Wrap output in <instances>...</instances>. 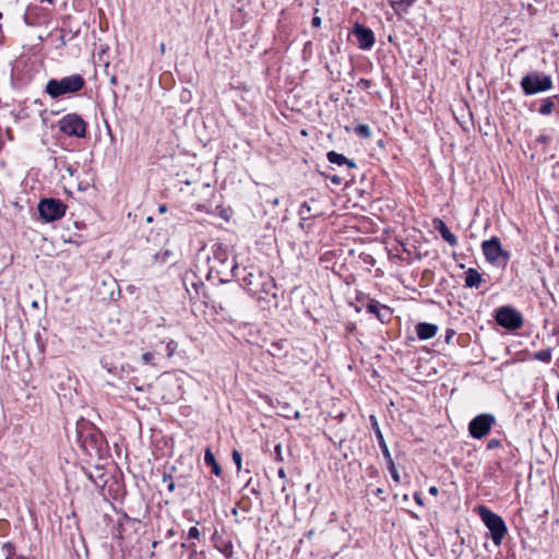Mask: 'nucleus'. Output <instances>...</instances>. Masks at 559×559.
<instances>
[{
	"mask_svg": "<svg viewBox=\"0 0 559 559\" xmlns=\"http://www.w3.org/2000/svg\"><path fill=\"white\" fill-rule=\"evenodd\" d=\"M243 272L241 281L250 294L257 296L260 300L267 297L276 299V285L269 274L255 267L243 269Z\"/></svg>",
	"mask_w": 559,
	"mask_h": 559,
	"instance_id": "f257e3e1",
	"label": "nucleus"
},
{
	"mask_svg": "<svg viewBox=\"0 0 559 559\" xmlns=\"http://www.w3.org/2000/svg\"><path fill=\"white\" fill-rule=\"evenodd\" d=\"M210 270L215 271L228 281V277L237 276L238 264L231 253L230 248L222 242H216L212 247V255L209 257Z\"/></svg>",
	"mask_w": 559,
	"mask_h": 559,
	"instance_id": "f03ea898",
	"label": "nucleus"
},
{
	"mask_svg": "<svg viewBox=\"0 0 559 559\" xmlns=\"http://www.w3.org/2000/svg\"><path fill=\"white\" fill-rule=\"evenodd\" d=\"M85 80L81 74H72L62 79H51L47 82L45 91L51 98H60L81 91Z\"/></svg>",
	"mask_w": 559,
	"mask_h": 559,
	"instance_id": "7ed1b4c3",
	"label": "nucleus"
},
{
	"mask_svg": "<svg viewBox=\"0 0 559 559\" xmlns=\"http://www.w3.org/2000/svg\"><path fill=\"white\" fill-rule=\"evenodd\" d=\"M478 514L489 530L492 543L500 546L508 532L503 519L484 506L478 507Z\"/></svg>",
	"mask_w": 559,
	"mask_h": 559,
	"instance_id": "20e7f679",
	"label": "nucleus"
},
{
	"mask_svg": "<svg viewBox=\"0 0 559 559\" xmlns=\"http://www.w3.org/2000/svg\"><path fill=\"white\" fill-rule=\"evenodd\" d=\"M520 85L525 95H535L549 91L552 80L544 72L533 71L522 78Z\"/></svg>",
	"mask_w": 559,
	"mask_h": 559,
	"instance_id": "39448f33",
	"label": "nucleus"
},
{
	"mask_svg": "<svg viewBox=\"0 0 559 559\" xmlns=\"http://www.w3.org/2000/svg\"><path fill=\"white\" fill-rule=\"evenodd\" d=\"M495 319L499 325L516 331L523 326L524 319L520 311L510 306H502L496 310Z\"/></svg>",
	"mask_w": 559,
	"mask_h": 559,
	"instance_id": "423d86ee",
	"label": "nucleus"
},
{
	"mask_svg": "<svg viewBox=\"0 0 559 559\" xmlns=\"http://www.w3.org/2000/svg\"><path fill=\"white\" fill-rule=\"evenodd\" d=\"M481 250L486 260L492 264L506 265L510 259V254L502 250L499 238L492 237L481 243Z\"/></svg>",
	"mask_w": 559,
	"mask_h": 559,
	"instance_id": "0eeeda50",
	"label": "nucleus"
},
{
	"mask_svg": "<svg viewBox=\"0 0 559 559\" xmlns=\"http://www.w3.org/2000/svg\"><path fill=\"white\" fill-rule=\"evenodd\" d=\"M61 132L78 138H84L86 134V123L76 114H68L58 121Z\"/></svg>",
	"mask_w": 559,
	"mask_h": 559,
	"instance_id": "6e6552de",
	"label": "nucleus"
},
{
	"mask_svg": "<svg viewBox=\"0 0 559 559\" xmlns=\"http://www.w3.org/2000/svg\"><path fill=\"white\" fill-rule=\"evenodd\" d=\"M66 205L57 199H44L38 204L40 217L45 222L60 219L66 214Z\"/></svg>",
	"mask_w": 559,
	"mask_h": 559,
	"instance_id": "1a4fd4ad",
	"label": "nucleus"
},
{
	"mask_svg": "<svg viewBox=\"0 0 559 559\" xmlns=\"http://www.w3.org/2000/svg\"><path fill=\"white\" fill-rule=\"evenodd\" d=\"M495 424L496 418L492 414L484 413L477 415L468 425L469 435L475 439H481L490 432Z\"/></svg>",
	"mask_w": 559,
	"mask_h": 559,
	"instance_id": "9d476101",
	"label": "nucleus"
},
{
	"mask_svg": "<svg viewBox=\"0 0 559 559\" xmlns=\"http://www.w3.org/2000/svg\"><path fill=\"white\" fill-rule=\"evenodd\" d=\"M354 34L358 40L361 49H369L374 44V35L370 28L357 24L354 28Z\"/></svg>",
	"mask_w": 559,
	"mask_h": 559,
	"instance_id": "9b49d317",
	"label": "nucleus"
},
{
	"mask_svg": "<svg viewBox=\"0 0 559 559\" xmlns=\"http://www.w3.org/2000/svg\"><path fill=\"white\" fill-rule=\"evenodd\" d=\"M438 331V326L432 323L421 322L416 325V333L419 340L432 338Z\"/></svg>",
	"mask_w": 559,
	"mask_h": 559,
	"instance_id": "f8f14e48",
	"label": "nucleus"
},
{
	"mask_svg": "<svg viewBox=\"0 0 559 559\" xmlns=\"http://www.w3.org/2000/svg\"><path fill=\"white\" fill-rule=\"evenodd\" d=\"M326 158L330 163L332 164H336L338 166H342V165H347L349 168H355L356 167V164L354 160L352 159H348L347 157H345L344 155L342 154H338L334 151H331L326 154Z\"/></svg>",
	"mask_w": 559,
	"mask_h": 559,
	"instance_id": "ddd939ff",
	"label": "nucleus"
},
{
	"mask_svg": "<svg viewBox=\"0 0 559 559\" xmlns=\"http://www.w3.org/2000/svg\"><path fill=\"white\" fill-rule=\"evenodd\" d=\"M481 275L475 269H468L465 272V286L469 288H478L481 283Z\"/></svg>",
	"mask_w": 559,
	"mask_h": 559,
	"instance_id": "4468645a",
	"label": "nucleus"
},
{
	"mask_svg": "<svg viewBox=\"0 0 559 559\" xmlns=\"http://www.w3.org/2000/svg\"><path fill=\"white\" fill-rule=\"evenodd\" d=\"M433 228L440 233L444 240L449 243H454V236L451 234L447 225L439 218L433 219Z\"/></svg>",
	"mask_w": 559,
	"mask_h": 559,
	"instance_id": "2eb2a0df",
	"label": "nucleus"
},
{
	"mask_svg": "<svg viewBox=\"0 0 559 559\" xmlns=\"http://www.w3.org/2000/svg\"><path fill=\"white\" fill-rule=\"evenodd\" d=\"M367 309L369 312L374 313L381 321H384L385 318L390 314L389 308L381 306L378 302H370Z\"/></svg>",
	"mask_w": 559,
	"mask_h": 559,
	"instance_id": "dca6fc26",
	"label": "nucleus"
},
{
	"mask_svg": "<svg viewBox=\"0 0 559 559\" xmlns=\"http://www.w3.org/2000/svg\"><path fill=\"white\" fill-rule=\"evenodd\" d=\"M204 462H205V464L212 466L213 474H215L216 476H219L222 474V469H221L219 465L217 464L215 456H214L213 452L211 451V449L205 450Z\"/></svg>",
	"mask_w": 559,
	"mask_h": 559,
	"instance_id": "f3484780",
	"label": "nucleus"
},
{
	"mask_svg": "<svg viewBox=\"0 0 559 559\" xmlns=\"http://www.w3.org/2000/svg\"><path fill=\"white\" fill-rule=\"evenodd\" d=\"M1 552L4 559H27L26 557L16 554L15 548L11 543H4L1 547Z\"/></svg>",
	"mask_w": 559,
	"mask_h": 559,
	"instance_id": "a211bd4d",
	"label": "nucleus"
},
{
	"mask_svg": "<svg viewBox=\"0 0 559 559\" xmlns=\"http://www.w3.org/2000/svg\"><path fill=\"white\" fill-rule=\"evenodd\" d=\"M554 99H559V96L556 95L554 97H547L543 99L542 106L538 109V112L542 116H548L554 111L555 103Z\"/></svg>",
	"mask_w": 559,
	"mask_h": 559,
	"instance_id": "6ab92c4d",
	"label": "nucleus"
},
{
	"mask_svg": "<svg viewBox=\"0 0 559 559\" xmlns=\"http://www.w3.org/2000/svg\"><path fill=\"white\" fill-rule=\"evenodd\" d=\"M534 358L538 361L549 362L551 360V349L546 348L534 354Z\"/></svg>",
	"mask_w": 559,
	"mask_h": 559,
	"instance_id": "aec40b11",
	"label": "nucleus"
},
{
	"mask_svg": "<svg viewBox=\"0 0 559 559\" xmlns=\"http://www.w3.org/2000/svg\"><path fill=\"white\" fill-rule=\"evenodd\" d=\"M355 133L360 138L368 139L371 136V129L368 124H357L354 129Z\"/></svg>",
	"mask_w": 559,
	"mask_h": 559,
	"instance_id": "412c9836",
	"label": "nucleus"
},
{
	"mask_svg": "<svg viewBox=\"0 0 559 559\" xmlns=\"http://www.w3.org/2000/svg\"><path fill=\"white\" fill-rule=\"evenodd\" d=\"M376 433H377V438H378V440H379V444H380V447H381V450H382L383 455H384L388 460H390V459H391V455H390L389 449H388L386 443H385V441H384V438H383V436H382V433H381V431H380V429H379L378 427H377V429H376Z\"/></svg>",
	"mask_w": 559,
	"mask_h": 559,
	"instance_id": "4be33fe9",
	"label": "nucleus"
},
{
	"mask_svg": "<svg viewBox=\"0 0 559 559\" xmlns=\"http://www.w3.org/2000/svg\"><path fill=\"white\" fill-rule=\"evenodd\" d=\"M311 213V207L307 202L302 203L299 209V215L302 219H307Z\"/></svg>",
	"mask_w": 559,
	"mask_h": 559,
	"instance_id": "5701e85b",
	"label": "nucleus"
},
{
	"mask_svg": "<svg viewBox=\"0 0 559 559\" xmlns=\"http://www.w3.org/2000/svg\"><path fill=\"white\" fill-rule=\"evenodd\" d=\"M388 461H389V464H390V466H389L390 474H391V476H392L393 480H394L395 483H399V481H400V475H399V472H397V469H396V467H395V465H394V463H393L392 459H390V460H388Z\"/></svg>",
	"mask_w": 559,
	"mask_h": 559,
	"instance_id": "b1692460",
	"label": "nucleus"
},
{
	"mask_svg": "<svg viewBox=\"0 0 559 559\" xmlns=\"http://www.w3.org/2000/svg\"><path fill=\"white\" fill-rule=\"evenodd\" d=\"M233 461L235 462L236 466H237V471L240 472L241 469V454L239 451L237 450H234L233 451Z\"/></svg>",
	"mask_w": 559,
	"mask_h": 559,
	"instance_id": "393cba45",
	"label": "nucleus"
},
{
	"mask_svg": "<svg viewBox=\"0 0 559 559\" xmlns=\"http://www.w3.org/2000/svg\"><path fill=\"white\" fill-rule=\"evenodd\" d=\"M501 447V440L500 439H490L487 443V449L492 450Z\"/></svg>",
	"mask_w": 559,
	"mask_h": 559,
	"instance_id": "a878e982",
	"label": "nucleus"
},
{
	"mask_svg": "<svg viewBox=\"0 0 559 559\" xmlns=\"http://www.w3.org/2000/svg\"><path fill=\"white\" fill-rule=\"evenodd\" d=\"M153 359H154V354H153V353H151V352L144 353V354L142 355V361H143L144 364H146V365H147V364H152Z\"/></svg>",
	"mask_w": 559,
	"mask_h": 559,
	"instance_id": "bb28decb",
	"label": "nucleus"
},
{
	"mask_svg": "<svg viewBox=\"0 0 559 559\" xmlns=\"http://www.w3.org/2000/svg\"><path fill=\"white\" fill-rule=\"evenodd\" d=\"M274 452H275V460L282 462L284 460L283 459V452H282V445L281 444H276L275 449H274Z\"/></svg>",
	"mask_w": 559,
	"mask_h": 559,
	"instance_id": "cd10ccee",
	"label": "nucleus"
},
{
	"mask_svg": "<svg viewBox=\"0 0 559 559\" xmlns=\"http://www.w3.org/2000/svg\"><path fill=\"white\" fill-rule=\"evenodd\" d=\"M189 538L198 539L200 537V531L197 527H191L188 532Z\"/></svg>",
	"mask_w": 559,
	"mask_h": 559,
	"instance_id": "c85d7f7f",
	"label": "nucleus"
},
{
	"mask_svg": "<svg viewBox=\"0 0 559 559\" xmlns=\"http://www.w3.org/2000/svg\"><path fill=\"white\" fill-rule=\"evenodd\" d=\"M416 0H401L400 4L404 8L411 7Z\"/></svg>",
	"mask_w": 559,
	"mask_h": 559,
	"instance_id": "c756f323",
	"label": "nucleus"
},
{
	"mask_svg": "<svg viewBox=\"0 0 559 559\" xmlns=\"http://www.w3.org/2000/svg\"><path fill=\"white\" fill-rule=\"evenodd\" d=\"M313 27H319L321 25V19L319 16H314L311 22Z\"/></svg>",
	"mask_w": 559,
	"mask_h": 559,
	"instance_id": "7c9ffc66",
	"label": "nucleus"
},
{
	"mask_svg": "<svg viewBox=\"0 0 559 559\" xmlns=\"http://www.w3.org/2000/svg\"><path fill=\"white\" fill-rule=\"evenodd\" d=\"M278 477L283 480H286V473L284 468L278 469Z\"/></svg>",
	"mask_w": 559,
	"mask_h": 559,
	"instance_id": "2f4dec72",
	"label": "nucleus"
},
{
	"mask_svg": "<svg viewBox=\"0 0 559 559\" xmlns=\"http://www.w3.org/2000/svg\"><path fill=\"white\" fill-rule=\"evenodd\" d=\"M452 333L453 331L452 330H448L447 331V334H445V342L447 343H450L451 338H452Z\"/></svg>",
	"mask_w": 559,
	"mask_h": 559,
	"instance_id": "473e14b6",
	"label": "nucleus"
},
{
	"mask_svg": "<svg viewBox=\"0 0 559 559\" xmlns=\"http://www.w3.org/2000/svg\"><path fill=\"white\" fill-rule=\"evenodd\" d=\"M167 348H168V355L170 356L175 349V346H174V342H170L168 345H167Z\"/></svg>",
	"mask_w": 559,
	"mask_h": 559,
	"instance_id": "72a5a7b5",
	"label": "nucleus"
},
{
	"mask_svg": "<svg viewBox=\"0 0 559 559\" xmlns=\"http://www.w3.org/2000/svg\"><path fill=\"white\" fill-rule=\"evenodd\" d=\"M429 492L433 496H436L438 493V488L436 486H432L429 488Z\"/></svg>",
	"mask_w": 559,
	"mask_h": 559,
	"instance_id": "f704fd0d",
	"label": "nucleus"
},
{
	"mask_svg": "<svg viewBox=\"0 0 559 559\" xmlns=\"http://www.w3.org/2000/svg\"><path fill=\"white\" fill-rule=\"evenodd\" d=\"M158 211H159L160 213H165V212H167V206H166L165 204H160V205L158 206Z\"/></svg>",
	"mask_w": 559,
	"mask_h": 559,
	"instance_id": "c9c22d12",
	"label": "nucleus"
},
{
	"mask_svg": "<svg viewBox=\"0 0 559 559\" xmlns=\"http://www.w3.org/2000/svg\"><path fill=\"white\" fill-rule=\"evenodd\" d=\"M159 50H160V52H162L163 55L165 53V51H166V45H165L164 43H162V44H160V46H159Z\"/></svg>",
	"mask_w": 559,
	"mask_h": 559,
	"instance_id": "e433bc0d",
	"label": "nucleus"
},
{
	"mask_svg": "<svg viewBox=\"0 0 559 559\" xmlns=\"http://www.w3.org/2000/svg\"><path fill=\"white\" fill-rule=\"evenodd\" d=\"M415 500H416V502H417L418 504H420V506L423 504V502H421V498L419 497V495H418V493H416V495H415Z\"/></svg>",
	"mask_w": 559,
	"mask_h": 559,
	"instance_id": "4c0bfd02",
	"label": "nucleus"
},
{
	"mask_svg": "<svg viewBox=\"0 0 559 559\" xmlns=\"http://www.w3.org/2000/svg\"><path fill=\"white\" fill-rule=\"evenodd\" d=\"M538 141H540V142H546V141H547V136H545V135H540V136L538 138Z\"/></svg>",
	"mask_w": 559,
	"mask_h": 559,
	"instance_id": "58836bf2",
	"label": "nucleus"
},
{
	"mask_svg": "<svg viewBox=\"0 0 559 559\" xmlns=\"http://www.w3.org/2000/svg\"><path fill=\"white\" fill-rule=\"evenodd\" d=\"M168 489H169L170 491H173V490L175 489V485H174V483H170V484L168 485Z\"/></svg>",
	"mask_w": 559,
	"mask_h": 559,
	"instance_id": "ea45409f",
	"label": "nucleus"
},
{
	"mask_svg": "<svg viewBox=\"0 0 559 559\" xmlns=\"http://www.w3.org/2000/svg\"><path fill=\"white\" fill-rule=\"evenodd\" d=\"M332 181H333V182H335V183H340V179H338V177H333V178H332Z\"/></svg>",
	"mask_w": 559,
	"mask_h": 559,
	"instance_id": "a19ab883",
	"label": "nucleus"
},
{
	"mask_svg": "<svg viewBox=\"0 0 559 559\" xmlns=\"http://www.w3.org/2000/svg\"><path fill=\"white\" fill-rule=\"evenodd\" d=\"M557 404H558V408H559V392L557 394Z\"/></svg>",
	"mask_w": 559,
	"mask_h": 559,
	"instance_id": "79ce46f5",
	"label": "nucleus"
},
{
	"mask_svg": "<svg viewBox=\"0 0 559 559\" xmlns=\"http://www.w3.org/2000/svg\"><path fill=\"white\" fill-rule=\"evenodd\" d=\"M381 492H382V489H380V488H379V489L377 490V493H378V495H380Z\"/></svg>",
	"mask_w": 559,
	"mask_h": 559,
	"instance_id": "37998d69",
	"label": "nucleus"
},
{
	"mask_svg": "<svg viewBox=\"0 0 559 559\" xmlns=\"http://www.w3.org/2000/svg\"><path fill=\"white\" fill-rule=\"evenodd\" d=\"M0 19H2V13L0 12Z\"/></svg>",
	"mask_w": 559,
	"mask_h": 559,
	"instance_id": "c03bdc74",
	"label": "nucleus"
}]
</instances>
